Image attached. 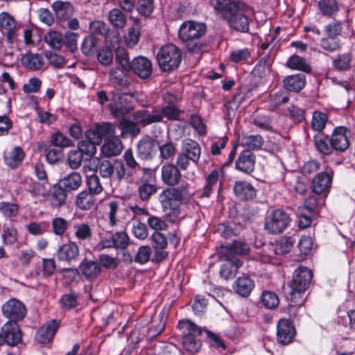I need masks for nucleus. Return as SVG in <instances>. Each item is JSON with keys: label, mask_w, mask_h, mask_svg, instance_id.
<instances>
[{"label": "nucleus", "mask_w": 355, "mask_h": 355, "mask_svg": "<svg viewBox=\"0 0 355 355\" xmlns=\"http://www.w3.org/2000/svg\"><path fill=\"white\" fill-rule=\"evenodd\" d=\"M215 9L232 29L248 32L250 7L245 3L240 0H216Z\"/></svg>", "instance_id": "1"}, {"label": "nucleus", "mask_w": 355, "mask_h": 355, "mask_svg": "<svg viewBox=\"0 0 355 355\" xmlns=\"http://www.w3.org/2000/svg\"><path fill=\"white\" fill-rule=\"evenodd\" d=\"M187 182L178 187L164 189L158 196V201L164 211L170 216L178 217L180 215V206L188 204L192 197Z\"/></svg>", "instance_id": "2"}, {"label": "nucleus", "mask_w": 355, "mask_h": 355, "mask_svg": "<svg viewBox=\"0 0 355 355\" xmlns=\"http://www.w3.org/2000/svg\"><path fill=\"white\" fill-rule=\"evenodd\" d=\"M312 277L313 272L309 268L303 266L297 268L289 284L290 291L286 295L287 299L293 303L303 304L304 300L302 295L308 289Z\"/></svg>", "instance_id": "3"}, {"label": "nucleus", "mask_w": 355, "mask_h": 355, "mask_svg": "<svg viewBox=\"0 0 355 355\" xmlns=\"http://www.w3.org/2000/svg\"><path fill=\"white\" fill-rule=\"evenodd\" d=\"M182 335V345L190 353H196L201 348V341L197 338L202 333V329L189 320H182L178 323Z\"/></svg>", "instance_id": "4"}, {"label": "nucleus", "mask_w": 355, "mask_h": 355, "mask_svg": "<svg viewBox=\"0 0 355 355\" xmlns=\"http://www.w3.org/2000/svg\"><path fill=\"white\" fill-rule=\"evenodd\" d=\"M159 67L162 71L171 72L176 69L182 60V51L172 44L162 46L157 53Z\"/></svg>", "instance_id": "5"}, {"label": "nucleus", "mask_w": 355, "mask_h": 355, "mask_svg": "<svg viewBox=\"0 0 355 355\" xmlns=\"http://www.w3.org/2000/svg\"><path fill=\"white\" fill-rule=\"evenodd\" d=\"M21 24L19 23L10 13H0V30L6 37L7 44L12 45L19 42Z\"/></svg>", "instance_id": "6"}, {"label": "nucleus", "mask_w": 355, "mask_h": 355, "mask_svg": "<svg viewBox=\"0 0 355 355\" xmlns=\"http://www.w3.org/2000/svg\"><path fill=\"white\" fill-rule=\"evenodd\" d=\"M291 221L289 215L282 209L274 210L265 221V229L272 234L283 232Z\"/></svg>", "instance_id": "7"}, {"label": "nucleus", "mask_w": 355, "mask_h": 355, "mask_svg": "<svg viewBox=\"0 0 355 355\" xmlns=\"http://www.w3.org/2000/svg\"><path fill=\"white\" fill-rule=\"evenodd\" d=\"M3 315L9 321L17 322L22 320L26 315L25 305L19 300L12 298L4 303L1 308Z\"/></svg>", "instance_id": "8"}, {"label": "nucleus", "mask_w": 355, "mask_h": 355, "mask_svg": "<svg viewBox=\"0 0 355 355\" xmlns=\"http://www.w3.org/2000/svg\"><path fill=\"white\" fill-rule=\"evenodd\" d=\"M206 31V26L203 23L195 21L184 22L179 28V37L184 42L199 39Z\"/></svg>", "instance_id": "9"}, {"label": "nucleus", "mask_w": 355, "mask_h": 355, "mask_svg": "<svg viewBox=\"0 0 355 355\" xmlns=\"http://www.w3.org/2000/svg\"><path fill=\"white\" fill-rule=\"evenodd\" d=\"M296 335L295 328L291 320L280 319L277 324V340L279 343L286 345L291 343Z\"/></svg>", "instance_id": "10"}, {"label": "nucleus", "mask_w": 355, "mask_h": 355, "mask_svg": "<svg viewBox=\"0 0 355 355\" xmlns=\"http://www.w3.org/2000/svg\"><path fill=\"white\" fill-rule=\"evenodd\" d=\"M3 344L15 346L21 340V331L17 322L8 321L1 328Z\"/></svg>", "instance_id": "11"}, {"label": "nucleus", "mask_w": 355, "mask_h": 355, "mask_svg": "<svg viewBox=\"0 0 355 355\" xmlns=\"http://www.w3.org/2000/svg\"><path fill=\"white\" fill-rule=\"evenodd\" d=\"M158 142L150 136H144L137 144V155L142 160H151L155 155Z\"/></svg>", "instance_id": "12"}, {"label": "nucleus", "mask_w": 355, "mask_h": 355, "mask_svg": "<svg viewBox=\"0 0 355 355\" xmlns=\"http://www.w3.org/2000/svg\"><path fill=\"white\" fill-rule=\"evenodd\" d=\"M79 255V246L73 241L63 243L58 248L56 252L58 259L61 262H64L69 265L76 262Z\"/></svg>", "instance_id": "13"}, {"label": "nucleus", "mask_w": 355, "mask_h": 355, "mask_svg": "<svg viewBox=\"0 0 355 355\" xmlns=\"http://www.w3.org/2000/svg\"><path fill=\"white\" fill-rule=\"evenodd\" d=\"M349 130L345 126H338L334 130L330 138L334 150L344 152L349 148Z\"/></svg>", "instance_id": "14"}, {"label": "nucleus", "mask_w": 355, "mask_h": 355, "mask_svg": "<svg viewBox=\"0 0 355 355\" xmlns=\"http://www.w3.org/2000/svg\"><path fill=\"white\" fill-rule=\"evenodd\" d=\"M130 71L141 79H148L153 73V64L146 57H136L132 60Z\"/></svg>", "instance_id": "15"}, {"label": "nucleus", "mask_w": 355, "mask_h": 355, "mask_svg": "<svg viewBox=\"0 0 355 355\" xmlns=\"http://www.w3.org/2000/svg\"><path fill=\"white\" fill-rule=\"evenodd\" d=\"M255 162V155L249 149H245L236 160V168L246 174H250L254 170Z\"/></svg>", "instance_id": "16"}, {"label": "nucleus", "mask_w": 355, "mask_h": 355, "mask_svg": "<svg viewBox=\"0 0 355 355\" xmlns=\"http://www.w3.org/2000/svg\"><path fill=\"white\" fill-rule=\"evenodd\" d=\"M162 180L163 182L171 187H178L180 182L182 174L178 168L173 164L167 163L162 167Z\"/></svg>", "instance_id": "17"}, {"label": "nucleus", "mask_w": 355, "mask_h": 355, "mask_svg": "<svg viewBox=\"0 0 355 355\" xmlns=\"http://www.w3.org/2000/svg\"><path fill=\"white\" fill-rule=\"evenodd\" d=\"M60 326V322L52 320L43 324L37 331L35 336L37 341L42 344L51 342Z\"/></svg>", "instance_id": "18"}, {"label": "nucleus", "mask_w": 355, "mask_h": 355, "mask_svg": "<svg viewBox=\"0 0 355 355\" xmlns=\"http://www.w3.org/2000/svg\"><path fill=\"white\" fill-rule=\"evenodd\" d=\"M220 259L225 261L220 267V277L226 280L233 279L243 262L236 257H221L220 254Z\"/></svg>", "instance_id": "19"}, {"label": "nucleus", "mask_w": 355, "mask_h": 355, "mask_svg": "<svg viewBox=\"0 0 355 355\" xmlns=\"http://www.w3.org/2000/svg\"><path fill=\"white\" fill-rule=\"evenodd\" d=\"M250 251L249 245L242 241L235 240L231 244L221 246V257H235V254H246Z\"/></svg>", "instance_id": "20"}, {"label": "nucleus", "mask_w": 355, "mask_h": 355, "mask_svg": "<svg viewBox=\"0 0 355 355\" xmlns=\"http://www.w3.org/2000/svg\"><path fill=\"white\" fill-rule=\"evenodd\" d=\"M46 200L52 208H60L66 201V192L58 184L55 185L51 189L47 191L46 189L45 196Z\"/></svg>", "instance_id": "21"}, {"label": "nucleus", "mask_w": 355, "mask_h": 355, "mask_svg": "<svg viewBox=\"0 0 355 355\" xmlns=\"http://www.w3.org/2000/svg\"><path fill=\"white\" fill-rule=\"evenodd\" d=\"M80 272L87 280L96 279L101 272V268L99 263L94 261L84 259L79 265Z\"/></svg>", "instance_id": "22"}, {"label": "nucleus", "mask_w": 355, "mask_h": 355, "mask_svg": "<svg viewBox=\"0 0 355 355\" xmlns=\"http://www.w3.org/2000/svg\"><path fill=\"white\" fill-rule=\"evenodd\" d=\"M24 157V150L20 146H14L10 150L5 151L4 162L9 168L15 169L22 164Z\"/></svg>", "instance_id": "23"}, {"label": "nucleus", "mask_w": 355, "mask_h": 355, "mask_svg": "<svg viewBox=\"0 0 355 355\" xmlns=\"http://www.w3.org/2000/svg\"><path fill=\"white\" fill-rule=\"evenodd\" d=\"M51 7L60 21L69 19L74 12V8L69 1H56L52 3Z\"/></svg>", "instance_id": "24"}, {"label": "nucleus", "mask_w": 355, "mask_h": 355, "mask_svg": "<svg viewBox=\"0 0 355 355\" xmlns=\"http://www.w3.org/2000/svg\"><path fill=\"white\" fill-rule=\"evenodd\" d=\"M96 203V196L87 191V189L81 191L75 197L74 204L82 211L90 210L95 207Z\"/></svg>", "instance_id": "25"}, {"label": "nucleus", "mask_w": 355, "mask_h": 355, "mask_svg": "<svg viewBox=\"0 0 355 355\" xmlns=\"http://www.w3.org/2000/svg\"><path fill=\"white\" fill-rule=\"evenodd\" d=\"M234 192L241 200H249L256 196V190L253 186L246 181H237L234 186Z\"/></svg>", "instance_id": "26"}, {"label": "nucleus", "mask_w": 355, "mask_h": 355, "mask_svg": "<svg viewBox=\"0 0 355 355\" xmlns=\"http://www.w3.org/2000/svg\"><path fill=\"white\" fill-rule=\"evenodd\" d=\"M82 176L78 172H72L60 179L58 184L65 191L77 190L82 184Z\"/></svg>", "instance_id": "27"}, {"label": "nucleus", "mask_w": 355, "mask_h": 355, "mask_svg": "<svg viewBox=\"0 0 355 355\" xmlns=\"http://www.w3.org/2000/svg\"><path fill=\"white\" fill-rule=\"evenodd\" d=\"M89 168L96 171L99 170V173L104 178H110L113 175V163L108 160L101 161L97 157L90 159Z\"/></svg>", "instance_id": "28"}, {"label": "nucleus", "mask_w": 355, "mask_h": 355, "mask_svg": "<svg viewBox=\"0 0 355 355\" xmlns=\"http://www.w3.org/2000/svg\"><path fill=\"white\" fill-rule=\"evenodd\" d=\"M254 288V281L247 275L239 277L235 282L234 291L242 297H248Z\"/></svg>", "instance_id": "29"}, {"label": "nucleus", "mask_w": 355, "mask_h": 355, "mask_svg": "<svg viewBox=\"0 0 355 355\" xmlns=\"http://www.w3.org/2000/svg\"><path fill=\"white\" fill-rule=\"evenodd\" d=\"M21 61L25 68L31 71L40 70L44 64L42 55L31 52L23 55Z\"/></svg>", "instance_id": "30"}, {"label": "nucleus", "mask_w": 355, "mask_h": 355, "mask_svg": "<svg viewBox=\"0 0 355 355\" xmlns=\"http://www.w3.org/2000/svg\"><path fill=\"white\" fill-rule=\"evenodd\" d=\"M331 176L329 172L318 173L312 180V189L315 193L320 194L327 191L331 185Z\"/></svg>", "instance_id": "31"}, {"label": "nucleus", "mask_w": 355, "mask_h": 355, "mask_svg": "<svg viewBox=\"0 0 355 355\" xmlns=\"http://www.w3.org/2000/svg\"><path fill=\"white\" fill-rule=\"evenodd\" d=\"M306 85V76L303 73L291 75L284 80V87L291 92H299Z\"/></svg>", "instance_id": "32"}, {"label": "nucleus", "mask_w": 355, "mask_h": 355, "mask_svg": "<svg viewBox=\"0 0 355 355\" xmlns=\"http://www.w3.org/2000/svg\"><path fill=\"white\" fill-rule=\"evenodd\" d=\"M218 179V171H212L206 178V184L205 187L195 192L194 195L196 198L200 199L209 198L213 191V187L216 184Z\"/></svg>", "instance_id": "33"}, {"label": "nucleus", "mask_w": 355, "mask_h": 355, "mask_svg": "<svg viewBox=\"0 0 355 355\" xmlns=\"http://www.w3.org/2000/svg\"><path fill=\"white\" fill-rule=\"evenodd\" d=\"M182 152L186 153L193 163L198 162L201 149L197 141L189 138L185 139L182 143Z\"/></svg>", "instance_id": "34"}, {"label": "nucleus", "mask_w": 355, "mask_h": 355, "mask_svg": "<svg viewBox=\"0 0 355 355\" xmlns=\"http://www.w3.org/2000/svg\"><path fill=\"white\" fill-rule=\"evenodd\" d=\"M21 187L24 190L30 193L32 196H45L46 187L44 184L40 183L32 178H26L21 182Z\"/></svg>", "instance_id": "35"}, {"label": "nucleus", "mask_w": 355, "mask_h": 355, "mask_svg": "<svg viewBox=\"0 0 355 355\" xmlns=\"http://www.w3.org/2000/svg\"><path fill=\"white\" fill-rule=\"evenodd\" d=\"M142 115L139 116L140 121L144 125H149L153 123L160 121L163 115L166 116L168 119L178 120L180 112H161L156 114H150L149 112H142Z\"/></svg>", "instance_id": "36"}, {"label": "nucleus", "mask_w": 355, "mask_h": 355, "mask_svg": "<svg viewBox=\"0 0 355 355\" xmlns=\"http://www.w3.org/2000/svg\"><path fill=\"white\" fill-rule=\"evenodd\" d=\"M263 144L264 139L259 135H243L241 139V146L251 151L261 149Z\"/></svg>", "instance_id": "37"}, {"label": "nucleus", "mask_w": 355, "mask_h": 355, "mask_svg": "<svg viewBox=\"0 0 355 355\" xmlns=\"http://www.w3.org/2000/svg\"><path fill=\"white\" fill-rule=\"evenodd\" d=\"M123 149L121 141L116 137L108 139L102 147V152L107 157L116 156Z\"/></svg>", "instance_id": "38"}, {"label": "nucleus", "mask_w": 355, "mask_h": 355, "mask_svg": "<svg viewBox=\"0 0 355 355\" xmlns=\"http://www.w3.org/2000/svg\"><path fill=\"white\" fill-rule=\"evenodd\" d=\"M314 144L316 149L324 155H329L332 153L333 147L330 144V139L328 136L318 134L314 137Z\"/></svg>", "instance_id": "39"}, {"label": "nucleus", "mask_w": 355, "mask_h": 355, "mask_svg": "<svg viewBox=\"0 0 355 355\" xmlns=\"http://www.w3.org/2000/svg\"><path fill=\"white\" fill-rule=\"evenodd\" d=\"M108 20L117 29L124 28L127 23L126 16L119 8H113L109 11Z\"/></svg>", "instance_id": "40"}, {"label": "nucleus", "mask_w": 355, "mask_h": 355, "mask_svg": "<svg viewBox=\"0 0 355 355\" xmlns=\"http://www.w3.org/2000/svg\"><path fill=\"white\" fill-rule=\"evenodd\" d=\"M291 237H283L272 245V250L277 255H283L289 252L293 246Z\"/></svg>", "instance_id": "41"}, {"label": "nucleus", "mask_w": 355, "mask_h": 355, "mask_svg": "<svg viewBox=\"0 0 355 355\" xmlns=\"http://www.w3.org/2000/svg\"><path fill=\"white\" fill-rule=\"evenodd\" d=\"M286 66L292 69L300 70L310 73L311 67L306 64L305 60L297 55H292L286 62Z\"/></svg>", "instance_id": "42"}, {"label": "nucleus", "mask_w": 355, "mask_h": 355, "mask_svg": "<svg viewBox=\"0 0 355 355\" xmlns=\"http://www.w3.org/2000/svg\"><path fill=\"white\" fill-rule=\"evenodd\" d=\"M137 191L140 200L143 202H148L151 196L157 191V187L155 184L145 181L139 186Z\"/></svg>", "instance_id": "43"}, {"label": "nucleus", "mask_w": 355, "mask_h": 355, "mask_svg": "<svg viewBox=\"0 0 355 355\" xmlns=\"http://www.w3.org/2000/svg\"><path fill=\"white\" fill-rule=\"evenodd\" d=\"M86 186L87 191H89L94 196L101 194L103 191V186L100 178L96 174L86 177Z\"/></svg>", "instance_id": "44"}, {"label": "nucleus", "mask_w": 355, "mask_h": 355, "mask_svg": "<svg viewBox=\"0 0 355 355\" xmlns=\"http://www.w3.org/2000/svg\"><path fill=\"white\" fill-rule=\"evenodd\" d=\"M352 62V55L349 53L338 55L332 61L334 69L343 71L349 69Z\"/></svg>", "instance_id": "45"}, {"label": "nucleus", "mask_w": 355, "mask_h": 355, "mask_svg": "<svg viewBox=\"0 0 355 355\" xmlns=\"http://www.w3.org/2000/svg\"><path fill=\"white\" fill-rule=\"evenodd\" d=\"M123 157L124 159V161L127 165V166L131 169H141L144 175H152V170L150 168H141L136 161V159L134 157L132 151L130 148L128 149L125 151Z\"/></svg>", "instance_id": "46"}, {"label": "nucleus", "mask_w": 355, "mask_h": 355, "mask_svg": "<svg viewBox=\"0 0 355 355\" xmlns=\"http://www.w3.org/2000/svg\"><path fill=\"white\" fill-rule=\"evenodd\" d=\"M69 222L62 217H55L52 219V232L58 236H63L69 227Z\"/></svg>", "instance_id": "47"}, {"label": "nucleus", "mask_w": 355, "mask_h": 355, "mask_svg": "<svg viewBox=\"0 0 355 355\" xmlns=\"http://www.w3.org/2000/svg\"><path fill=\"white\" fill-rule=\"evenodd\" d=\"M74 235L79 241L89 240L92 236V230L87 223H81L74 225Z\"/></svg>", "instance_id": "48"}, {"label": "nucleus", "mask_w": 355, "mask_h": 355, "mask_svg": "<svg viewBox=\"0 0 355 355\" xmlns=\"http://www.w3.org/2000/svg\"><path fill=\"white\" fill-rule=\"evenodd\" d=\"M98 41L96 38L89 35L85 37L81 44L82 52L87 56L94 54L97 51Z\"/></svg>", "instance_id": "49"}, {"label": "nucleus", "mask_w": 355, "mask_h": 355, "mask_svg": "<svg viewBox=\"0 0 355 355\" xmlns=\"http://www.w3.org/2000/svg\"><path fill=\"white\" fill-rule=\"evenodd\" d=\"M45 42L54 49H60L64 45V39L61 33L50 31L44 36Z\"/></svg>", "instance_id": "50"}, {"label": "nucleus", "mask_w": 355, "mask_h": 355, "mask_svg": "<svg viewBox=\"0 0 355 355\" xmlns=\"http://www.w3.org/2000/svg\"><path fill=\"white\" fill-rule=\"evenodd\" d=\"M252 124L263 131L273 132L272 119L266 114H259L254 117Z\"/></svg>", "instance_id": "51"}, {"label": "nucleus", "mask_w": 355, "mask_h": 355, "mask_svg": "<svg viewBox=\"0 0 355 355\" xmlns=\"http://www.w3.org/2000/svg\"><path fill=\"white\" fill-rule=\"evenodd\" d=\"M261 302L266 309H274L279 305V300L275 293L264 291L261 295Z\"/></svg>", "instance_id": "52"}, {"label": "nucleus", "mask_w": 355, "mask_h": 355, "mask_svg": "<svg viewBox=\"0 0 355 355\" xmlns=\"http://www.w3.org/2000/svg\"><path fill=\"white\" fill-rule=\"evenodd\" d=\"M116 62L126 71H130L132 61H130L129 55L126 49L119 47L115 51Z\"/></svg>", "instance_id": "53"}, {"label": "nucleus", "mask_w": 355, "mask_h": 355, "mask_svg": "<svg viewBox=\"0 0 355 355\" xmlns=\"http://www.w3.org/2000/svg\"><path fill=\"white\" fill-rule=\"evenodd\" d=\"M318 6L322 15L331 16L338 10V5L336 0H320Z\"/></svg>", "instance_id": "54"}, {"label": "nucleus", "mask_w": 355, "mask_h": 355, "mask_svg": "<svg viewBox=\"0 0 355 355\" xmlns=\"http://www.w3.org/2000/svg\"><path fill=\"white\" fill-rule=\"evenodd\" d=\"M128 71L122 67H112L109 73L110 80L117 85L121 86L125 83V72Z\"/></svg>", "instance_id": "55"}, {"label": "nucleus", "mask_w": 355, "mask_h": 355, "mask_svg": "<svg viewBox=\"0 0 355 355\" xmlns=\"http://www.w3.org/2000/svg\"><path fill=\"white\" fill-rule=\"evenodd\" d=\"M120 126L123 134L136 136L140 132V128L137 123L126 119L123 116L120 120Z\"/></svg>", "instance_id": "56"}, {"label": "nucleus", "mask_w": 355, "mask_h": 355, "mask_svg": "<svg viewBox=\"0 0 355 355\" xmlns=\"http://www.w3.org/2000/svg\"><path fill=\"white\" fill-rule=\"evenodd\" d=\"M320 45L322 49L328 52H334L340 49V40L336 37H326L320 40Z\"/></svg>", "instance_id": "57"}, {"label": "nucleus", "mask_w": 355, "mask_h": 355, "mask_svg": "<svg viewBox=\"0 0 355 355\" xmlns=\"http://www.w3.org/2000/svg\"><path fill=\"white\" fill-rule=\"evenodd\" d=\"M160 158L165 160L173 159L176 153V146L172 141H167L161 146L158 145Z\"/></svg>", "instance_id": "58"}, {"label": "nucleus", "mask_w": 355, "mask_h": 355, "mask_svg": "<svg viewBox=\"0 0 355 355\" xmlns=\"http://www.w3.org/2000/svg\"><path fill=\"white\" fill-rule=\"evenodd\" d=\"M49 224L46 221L31 222L26 225V228L28 233L34 236H40L48 231Z\"/></svg>", "instance_id": "59"}, {"label": "nucleus", "mask_w": 355, "mask_h": 355, "mask_svg": "<svg viewBox=\"0 0 355 355\" xmlns=\"http://www.w3.org/2000/svg\"><path fill=\"white\" fill-rule=\"evenodd\" d=\"M115 248L125 250L130 244V238L125 231L116 232L112 235Z\"/></svg>", "instance_id": "60"}, {"label": "nucleus", "mask_w": 355, "mask_h": 355, "mask_svg": "<svg viewBox=\"0 0 355 355\" xmlns=\"http://www.w3.org/2000/svg\"><path fill=\"white\" fill-rule=\"evenodd\" d=\"M328 116L324 112H313L311 128L316 131H322L327 122Z\"/></svg>", "instance_id": "61"}, {"label": "nucleus", "mask_w": 355, "mask_h": 355, "mask_svg": "<svg viewBox=\"0 0 355 355\" xmlns=\"http://www.w3.org/2000/svg\"><path fill=\"white\" fill-rule=\"evenodd\" d=\"M61 306L64 310H70L76 307L78 304V295L72 292L64 294L60 300Z\"/></svg>", "instance_id": "62"}, {"label": "nucleus", "mask_w": 355, "mask_h": 355, "mask_svg": "<svg viewBox=\"0 0 355 355\" xmlns=\"http://www.w3.org/2000/svg\"><path fill=\"white\" fill-rule=\"evenodd\" d=\"M152 250L148 245H141L139 248L134 261L140 264L147 263L150 258Z\"/></svg>", "instance_id": "63"}, {"label": "nucleus", "mask_w": 355, "mask_h": 355, "mask_svg": "<svg viewBox=\"0 0 355 355\" xmlns=\"http://www.w3.org/2000/svg\"><path fill=\"white\" fill-rule=\"evenodd\" d=\"M19 206L17 204L8 202H0V212L6 217L12 218L17 215Z\"/></svg>", "instance_id": "64"}]
</instances>
